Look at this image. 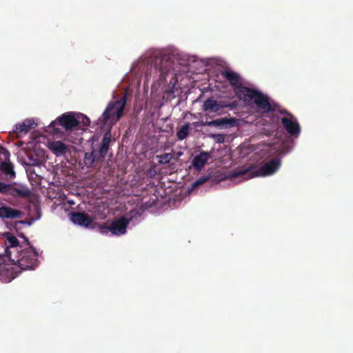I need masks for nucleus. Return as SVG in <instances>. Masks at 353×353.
<instances>
[{
	"label": "nucleus",
	"instance_id": "1",
	"mask_svg": "<svg viewBox=\"0 0 353 353\" xmlns=\"http://www.w3.org/2000/svg\"><path fill=\"white\" fill-rule=\"evenodd\" d=\"M30 139V140L26 143L23 141L15 143L18 147L26 145V147L18 152V158L22 163L29 165L27 172L32 189L43 192L41 182L43 179V171L41 165L44 163V135L34 131L31 134Z\"/></svg>",
	"mask_w": 353,
	"mask_h": 353
},
{
	"label": "nucleus",
	"instance_id": "2",
	"mask_svg": "<svg viewBox=\"0 0 353 353\" xmlns=\"http://www.w3.org/2000/svg\"><path fill=\"white\" fill-rule=\"evenodd\" d=\"M80 123L81 121L77 118L75 112H67L46 127V132L51 134L57 139L74 143L78 139L72 136V132L79 128Z\"/></svg>",
	"mask_w": 353,
	"mask_h": 353
},
{
	"label": "nucleus",
	"instance_id": "3",
	"mask_svg": "<svg viewBox=\"0 0 353 353\" xmlns=\"http://www.w3.org/2000/svg\"><path fill=\"white\" fill-rule=\"evenodd\" d=\"M281 166L279 159H272L261 167L249 166L248 168H238L230 173L231 179L242 177L248 179L255 176H265L275 173Z\"/></svg>",
	"mask_w": 353,
	"mask_h": 353
},
{
	"label": "nucleus",
	"instance_id": "4",
	"mask_svg": "<svg viewBox=\"0 0 353 353\" xmlns=\"http://www.w3.org/2000/svg\"><path fill=\"white\" fill-rule=\"evenodd\" d=\"M127 102L126 94H124L120 99L110 101L99 118L97 125L100 128H105L106 126L111 128L123 115V110Z\"/></svg>",
	"mask_w": 353,
	"mask_h": 353
},
{
	"label": "nucleus",
	"instance_id": "5",
	"mask_svg": "<svg viewBox=\"0 0 353 353\" xmlns=\"http://www.w3.org/2000/svg\"><path fill=\"white\" fill-rule=\"evenodd\" d=\"M19 236L25 239L28 247L18 250L15 259L11 258V252L9 251L8 248H6V252L7 253V256H8L14 263H17L21 270L33 269L38 265L37 252L32 246H30L28 239H26L23 234H19Z\"/></svg>",
	"mask_w": 353,
	"mask_h": 353
},
{
	"label": "nucleus",
	"instance_id": "6",
	"mask_svg": "<svg viewBox=\"0 0 353 353\" xmlns=\"http://www.w3.org/2000/svg\"><path fill=\"white\" fill-rule=\"evenodd\" d=\"M244 90L245 92L242 94L241 98H239L240 99H243L248 103L253 101L263 113L275 111V108L272 107L268 97L261 92L250 88Z\"/></svg>",
	"mask_w": 353,
	"mask_h": 353
},
{
	"label": "nucleus",
	"instance_id": "7",
	"mask_svg": "<svg viewBox=\"0 0 353 353\" xmlns=\"http://www.w3.org/2000/svg\"><path fill=\"white\" fill-rule=\"evenodd\" d=\"M220 74L233 88L236 96L241 98L242 94L245 92L244 89L248 87L243 86V80L241 75L229 68L221 70Z\"/></svg>",
	"mask_w": 353,
	"mask_h": 353
},
{
	"label": "nucleus",
	"instance_id": "8",
	"mask_svg": "<svg viewBox=\"0 0 353 353\" xmlns=\"http://www.w3.org/2000/svg\"><path fill=\"white\" fill-rule=\"evenodd\" d=\"M236 101L229 103L225 101H217L212 97H209L204 101L201 109L205 112L219 114V112L224 108H228L232 110L236 108Z\"/></svg>",
	"mask_w": 353,
	"mask_h": 353
},
{
	"label": "nucleus",
	"instance_id": "9",
	"mask_svg": "<svg viewBox=\"0 0 353 353\" xmlns=\"http://www.w3.org/2000/svg\"><path fill=\"white\" fill-rule=\"evenodd\" d=\"M9 157V152L0 146V172L12 179L15 176V172L12 164L10 162Z\"/></svg>",
	"mask_w": 353,
	"mask_h": 353
},
{
	"label": "nucleus",
	"instance_id": "10",
	"mask_svg": "<svg viewBox=\"0 0 353 353\" xmlns=\"http://www.w3.org/2000/svg\"><path fill=\"white\" fill-rule=\"evenodd\" d=\"M37 126V122L34 119H26L21 123H17L12 132V137L21 138L24 137L30 130Z\"/></svg>",
	"mask_w": 353,
	"mask_h": 353
},
{
	"label": "nucleus",
	"instance_id": "11",
	"mask_svg": "<svg viewBox=\"0 0 353 353\" xmlns=\"http://www.w3.org/2000/svg\"><path fill=\"white\" fill-rule=\"evenodd\" d=\"M281 123L289 134L294 137H299L301 128L294 117V118L283 117L281 119Z\"/></svg>",
	"mask_w": 353,
	"mask_h": 353
},
{
	"label": "nucleus",
	"instance_id": "12",
	"mask_svg": "<svg viewBox=\"0 0 353 353\" xmlns=\"http://www.w3.org/2000/svg\"><path fill=\"white\" fill-rule=\"evenodd\" d=\"M70 215L71 221L74 223L85 228H94L93 219L85 212H72Z\"/></svg>",
	"mask_w": 353,
	"mask_h": 353
},
{
	"label": "nucleus",
	"instance_id": "13",
	"mask_svg": "<svg viewBox=\"0 0 353 353\" xmlns=\"http://www.w3.org/2000/svg\"><path fill=\"white\" fill-rule=\"evenodd\" d=\"M129 223L130 220L125 216H122L110 224V232L114 235L123 234L126 232V228Z\"/></svg>",
	"mask_w": 353,
	"mask_h": 353
},
{
	"label": "nucleus",
	"instance_id": "14",
	"mask_svg": "<svg viewBox=\"0 0 353 353\" xmlns=\"http://www.w3.org/2000/svg\"><path fill=\"white\" fill-rule=\"evenodd\" d=\"M237 123V119L234 117H223L220 119H216L214 120H212L210 121L202 122L201 125L204 126H214V127H233Z\"/></svg>",
	"mask_w": 353,
	"mask_h": 353
},
{
	"label": "nucleus",
	"instance_id": "15",
	"mask_svg": "<svg viewBox=\"0 0 353 353\" xmlns=\"http://www.w3.org/2000/svg\"><path fill=\"white\" fill-rule=\"evenodd\" d=\"M24 216V213L21 210L12 208L7 205H3L0 208V218L2 219H21Z\"/></svg>",
	"mask_w": 353,
	"mask_h": 353
},
{
	"label": "nucleus",
	"instance_id": "16",
	"mask_svg": "<svg viewBox=\"0 0 353 353\" xmlns=\"http://www.w3.org/2000/svg\"><path fill=\"white\" fill-rule=\"evenodd\" d=\"M48 148L57 157L65 156L67 153L70 152L69 146L60 141L48 143Z\"/></svg>",
	"mask_w": 353,
	"mask_h": 353
},
{
	"label": "nucleus",
	"instance_id": "17",
	"mask_svg": "<svg viewBox=\"0 0 353 353\" xmlns=\"http://www.w3.org/2000/svg\"><path fill=\"white\" fill-rule=\"evenodd\" d=\"M104 159L98 151L92 150L91 152H85L83 163L88 168H90L92 167L94 163L101 162Z\"/></svg>",
	"mask_w": 353,
	"mask_h": 353
},
{
	"label": "nucleus",
	"instance_id": "18",
	"mask_svg": "<svg viewBox=\"0 0 353 353\" xmlns=\"http://www.w3.org/2000/svg\"><path fill=\"white\" fill-rule=\"evenodd\" d=\"M211 157L208 152H201L200 154L196 155L192 161V165L195 170L200 171L203 166L207 163L209 159Z\"/></svg>",
	"mask_w": 353,
	"mask_h": 353
},
{
	"label": "nucleus",
	"instance_id": "19",
	"mask_svg": "<svg viewBox=\"0 0 353 353\" xmlns=\"http://www.w3.org/2000/svg\"><path fill=\"white\" fill-rule=\"evenodd\" d=\"M7 194L15 197L20 198H29L31 195L30 191L25 187H14L12 185H8Z\"/></svg>",
	"mask_w": 353,
	"mask_h": 353
},
{
	"label": "nucleus",
	"instance_id": "20",
	"mask_svg": "<svg viewBox=\"0 0 353 353\" xmlns=\"http://www.w3.org/2000/svg\"><path fill=\"white\" fill-rule=\"evenodd\" d=\"M112 140V134H111V128H108V131L103 135L101 145L98 150L99 153L101 154L102 157L105 158L109 150L110 144Z\"/></svg>",
	"mask_w": 353,
	"mask_h": 353
},
{
	"label": "nucleus",
	"instance_id": "21",
	"mask_svg": "<svg viewBox=\"0 0 353 353\" xmlns=\"http://www.w3.org/2000/svg\"><path fill=\"white\" fill-rule=\"evenodd\" d=\"M190 123H186L176 132L178 140L183 141L188 137L190 134Z\"/></svg>",
	"mask_w": 353,
	"mask_h": 353
},
{
	"label": "nucleus",
	"instance_id": "22",
	"mask_svg": "<svg viewBox=\"0 0 353 353\" xmlns=\"http://www.w3.org/2000/svg\"><path fill=\"white\" fill-rule=\"evenodd\" d=\"M7 241L9 243L10 247L12 249H14L17 253H18V250L23 249V246L19 244L18 239L14 236H10L8 237Z\"/></svg>",
	"mask_w": 353,
	"mask_h": 353
},
{
	"label": "nucleus",
	"instance_id": "23",
	"mask_svg": "<svg viewBox=\"0 0 353 353\" xmlns=\"http://www.w3.org/2000/svg\"><path fill=\"white\" fill-rule=\"evenodd\" d=\"M157 158L159 159L158 163L161 165L169 163L172 159L171 153H164L161 155H157Z\"/></svg>",
	"mask_w": 353,
	"mask_h": 353
},
{
	"label": "nucleus",
	"instance_id": "24",
	"mask_svg": "<svg viewBox=\"0 0 353 353\" xmlns=\"http://www.w3.org/2000/svg\"><path fill=\"white\" fill-rule=\"evenodd\" d=\"M210 177L209 175L203 176L200 177L192 184V188H195L199 187L200 185L210 180Z\"/></svg>",
	"mask_w": 353,
	"mask_h": 353
},
{
	"label": "nucleus",
	"instance_id": "25",
	"mask_svg": "<svg viewBox=\"0 0 353 353\" xmlns=\"http://www.w3.org/2000/svg\"><path fill=\"white\" fill-rule=\"evenodd\" d=\"M76 117H77V118H79V119L81 121V123H82L83 125H84V126L90 125V120L85 115H83V114H79H79L76 113Z\"/></svg>",
	"mask_w": 353,
	"mask_h": 353
},
{
	"label": "nucleus",
	"instance_id": "26",
	"mask_svg": "<svg viewBox=\"0 0 353 353\" xmlns=\"http://www.w3.org/2000/svg\"><path fill=\"white\" fill-rule=\"evenodd\" d=\"M95 225H97V223ZM97 227L102 234H107L109 231H110V225L108 226L105 223L97 224Z\"/></svg>",
	"mask_w": 353,
	"mask_h": 353
},
{
	"label": "nucleus",
	"instance_id": "27",
	"mask_svg": "<svg viewBox=\"0 0 353 353\" xmlns=\"http://www.w3.org/2000/svg\"><path fill=\"white\" fill-rule=\"evenodd\" d=\"M212 137L215 139L217 143H221L225 141V135L221 134H212Z\"/></svg>",
	"mask_w": 353,
	"mask_h": 353
},
{
	"label": "nucleus",
	"instance_id": "28",
	"mask_svg": "<svg viewBox=\"0 0 353 353\" xmlns=\"http://www.w3.org/2000/svg\"><path fill=\"white\" fill-rule=\"evenodd\" d=\"M8 188V184H6L3 182H0V192L1 193L7 194Z\"/></svg>",
	"mask_w": 353,
	"mask_h": 353
},
{
	"label": "nucleus",
	"instance_id": "29",
	"mask_svg": "<svg viewBox=\"0 0 353 353\" xmlns=\"http://www.w3.org/2000/svg\"><path fill=\"white\" fill-rule=\"evenodd\" d=\"M24 224H26V221H16L14 223V228H15V230L17 231L19 229L21 228V225H24Z\"/></svg>",
	"mask_w": 353,
	"mask_h": 353
},
{
	"label": "nucleus",
	"instance_id": "30",
	"mask_svg": "<svg viewBox=\"0 0 353 353\" xmlns=\"http://www.w3.org/2000/svg\"><path fill=\"white\" fill-rule=\"evenodd\" d=\"M279 112H280L281 114L288 116L289 118H290V117L291 118H294V116L290 112H289L288 110H280Z\"/></svg>",
	"mask_w": 353,
	"mask_h": 353
},
{
	"label": "nucleus",
	"instance_id": "31",
	"mask_svg": "<svg viewBox=\"0 0 353 353\" xmlns=\"http://www.w3.org/2000/svg\"><path fill=\"white\" fill-rule=\"evenodd\" d=\"M46 196L49 199V202L51 203L52 202V200L53 199L52 196L50 195V190H48V192H47V194H46ZM54 198L55 199L56 198V196H54Z\"/></svg>",
	"mask_w": 353,
	"mask_h": 353
},
{
	"label": "nucleus",
	"instance_id": "32",
	"mask_svg": "<svg viewBox=\"0 0 353 353\" xmlns=\"http://www.w3.org/2000/svg\"><path fill=\"white\" fill-rule=\"evenodd\" d=\"M193 124H194V126H198L199 125V123L197 122H194Z\"/></svg>",
	"mask_w": 353,
	"mask_h": 353
}]
</instances>
